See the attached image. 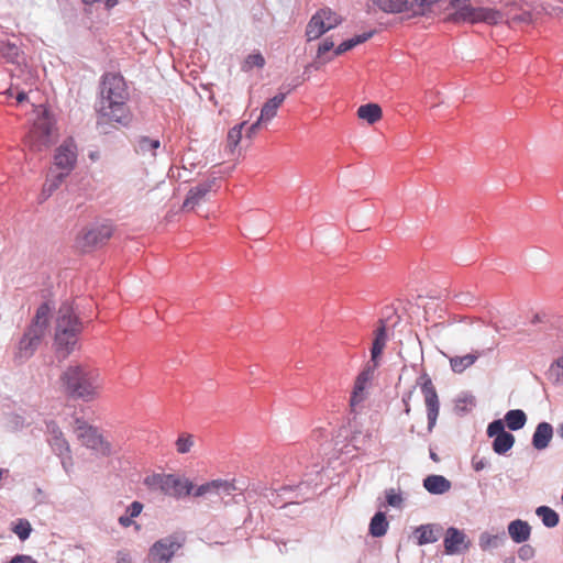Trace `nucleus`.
<instances>
[{
	"instance_id": "obj_1",
	"label": "nucleus",
	"mask_w": 563,
	"mask_h": 563,
	"mask_svg": "<svg viewBox=\"0 0 563 563\" xmlns=\"http://www.w3.org/2000/svg\"><path fill=\"white\" fill-rule=\"evenodd\" d=\"M128 88L123 76L107 73L100 84V97L97 104V123L99 125H128L131 112L126 106Z\"/></svg>"
},
{
	"instance_id": "obj_2",
	"label": "nucleus",
	"mask_w": 563,
	"mask_h": 563,
	"mask_svg": "<svg viewBox=\"0 0 563 563\" xmlns=\"http://www.w3.org/2000/svg\"><path fill=\"white\" fill-rule=\"evenodd\" d=\"M59 383L70 398L92 402L101 398L104 382L99 368L86 363H71L60 374Z\"/></svg>"
},
{
	"instance_id": "obj_3",
	"label": "nucleus",
	"mask_w": 563,
	"mask_h": 563,
	"mask_svg": "<svg viewBox=\"0 0 563 563\" xmlns=\"http://www.w3.org/2000/svg\"><path fill=\"white\" fill-rule=\"evenodd\" d=\"M82 323L69 303H63L58 310L55 330V347L62 357H67L78 344Z\"/></svg>"
},
{
	"instance_id": "obj_4",
	"label": "nucleus",
	"mask_w": 563,
	"mask_h": 563,
	"mask_svg": "<svg viewBox=\"0 0 563 563\" xmlns=\"http://www.w3.org/2000/svg\"><path fill=\"white\" fill-rule=\"evenodd\" d=\"M449 7L454 11L448 16V21L454 23H486L495 25L503 20V14L499 10L487 7H474L471 4V0H450Z\"/></svg>"
},
{
	"instance_id": "obj_5",
	"label": "nucleus",
	"mask_w": 563,
	"mask_h": 563,
	"mask_svg": "<svg viewBox=\"0 0 563 563\" xmlns=\"http://www.w3.org/2000/svg\"><path fill=\"white\" fill-rule=\"evenodd\" d=\"M71 430L82 445L98 454L110 456L114 453L112 444L99 432L98 428L89 424L84 418L76 417Z\"/></svg>"
},
{
	"instance_id": "obj_6",
	"label": "nucleus",
	"mask_w": 563,
	"mask_h": 563,
	"mask_svg": "<svg viewBox=\"0 0 563 563\" xmlns=\"http://www.w3.org/2000/svg\"><path fill=\"white\" fill-rule=\"evenodd\" d=\"M146 483L159 489L164 495L177 499L191 495L194 489L191 481L174 474H155Z\"/></svg>"
},
{
	"instance_id": "obj_7",
	"label": "nucleus",
	"mask_w": 563,
	"mask_h": 563,
	"mask_svg": "<svg viewBox=\"0 0 563 563\" xmlns=\"http://www.w3.org/2000/svg\"><path fill=\"white\" fill-rule=\"evenodd\" d=\"M46 441L56 455L60 457L62 465L66 473L74 470V459L71 456L70 445L64 432L55 421L46 422Z\"/></svg>"
},
{
	"instance_id": "obj_8",
	"label": "nucleus",
	"mask_w": 563,
	"mask_h": 563,
	"mask_svg": "<svg viewBox=\"0 0 563 563\" xmlns=\"http://www.w3.org/2000/svg\"><path fill=\"white\" fill-rule=\"evenodd\" d=\"M342 23V18L329 8L318 10L309 20L306 27L307 41L320 38L328 31Z\"/></svg>"
},
{
	"instance_id": "obj_9",
	"label": "nucleus",
	"mask_w": 563,
	"mask_h": 563,
	"mask_svg": "<svg viewBox=\"0 0 563 563\" xmlns=\"http://www.w3.org/2000/svg\"><path fill=\"white\" fill-rule=\"evenodd\" d=\"M186 538L180 534H170L153 543L148 550V563H170L174 555L185 544Z\"/></svg>"
},
{
	"instance_id": "obj_10",
	"label": "nucleus",
	"mask_w": 563,
	"mask_h": 563,
	"mask_svg": "<svg viewBox=\"0 0 563 563\" xmlns=\"http://www.w3.org/2000/svg\"><path fill=\"white\" fill-rule=\"evenodd\" d=\"M417 384L420 386L422 395L424 397V404L428 416V428L429 430H432V428L435 426L440 411L438 393L432 383L431 377L427 373L420 375V377L417 380Z\"/></svg>"
},
{
	"instance_id": "obj_11",
	"label": "nucleus",
	"mask_w": 563,
	"mask_h": 563,
	"mask_svg": "<svg viewBox=\"0 0 563 563\" xmlns=\"http://www.w3.org/2000/svg\"><path fill=\"white\" fill-rule=\"evenodd\" d=\"M77 163V145L73 137L66 139L55 151L54 168L69 175Z\"/></svg>"
},
{
	"instance_id": "obj_12",
	"label": "nucleus",
	"mask_w": 563,
	"mask_h": 563,
	"mask_svg": "<svg viewBox=\"0 0 563 563\" xmlns=\"http://www.w3.org/2000/svg\"><path fill=\"white\" fill-rule=\"evenodd\" d=\"M41 113L37 110V143L41 141L44 145H49L58 137L56 119L46 106H41Z\"/></svg>"
},
{
	"instance_id": "obj_13",
	"label": "nucleus",
	"mask_w": 563,
	"mask_h": 563,
	"mask_svg": "<svg viewBox=\"0 0 563 563\" xmlns=\"http://www.w3.org/2000/svg\"><path fill=\"white\" fill-rule=\"evenodd\" d=\"M487 434L489 437H495L493 442V450L497 454H505L512 448L515 443V437L511 433L505 431V426L501 420H495L489 423L487 428Z\"/></svg>"
},
{
	"instance_id": "obj_14",
	"label": "nucleus",
	"mask_w": 563,
	"mask_h": 563,
	"mask_svg": "<svg viewBox=\"0 0 563 563\" xmlns=\"http://www.w3.org/2000/svg\"><path fill=\"white\" fill-rule=\"evenodd\" d=\"M377 368L366 364L362 372L356 376L354 382L353 391L350 398L351 407H356L366 398V389L371 385L375 371Z\"/></svg>"
},
{
	"instance_id": "obj_15",
	"label": "nucleus",
	"mask_w": 563,
	"mask_h": 563,
	"mask_svg": "<svg viewBox=\"0 0 563 563\" xmlns=\"http://www.w3.org/2000/svg\"><path fill=\"white\" fill-rule=\"evenodd\" d=\"M235 489L234 481L218 478L201 484L196 489L194 488L191 495L194 497H202L206 495L231 496Z\"/></svg>"
},
{
	"instance_id": "obj_16",
	"label": "nucleus",
	"mask_w": 563,
	"mask_h": 563,
	"mask_svg": "<svg viewBox=\"0 0 563 563\" xmlns=\"http://www.w3.org/2000/svg\"><path fill=\"white\" fill-rule=\"evenodd\" d=\"M113 230L109 224H100L82 231L80 239L84 246H97L106 243L112 236Z\"/></svg>"
},
{
	"instance_id": "obj_17",
	"label": "nucleus",
	"mask_w": 563,
	"mask_h": 563,
	"mask_svg": "<svg viewBox=\"0 0 563 563\" xmlns=\"http://www.w3.org/2000/svg\"><path fill=\"white\" fill-rule=\"evenodd\" d=\"M388 336L386 324L383 320L379 321V327L374 331V340L371 347V362L369 365L374 367H378L380 364V358L383 351L386 346Z\"/></svg>"
},
{
	"instance_id": "obj_18",
	"label": "nucleus",
	"mask_w": 563,
	"mask_h": 563,
	"mask_svg": "<svg viewBox=\"0 0 563 563\" xmlns=\"http://www.w3.org/2000/svg\"><path fill=\"white\" fill-rule=\"evenodd\" d=\"M213 184L214 181L210 180L192 187L183 203V209L192 210L196 206L201 203L211 191Z\"/></svg>"
},
{
	"instance_id": "obj_19",
	"label": "nucleus",
	"mask_w": 563,
	"mask_h": 563,
	"mask_svg": "<svg viewBox=\"0 0 563 563\" xmlns=\"http://www.w3.org/2000/svg\"><path fill=\"white\" fill-rule=\"evenodd\" d=\"M466 548V536L456 528H449L444 537L445 552L448 554H455Z\"/></svg>"
},
{
	"instance_id": "obj_20",
	"label": "nucleus",
	"mask_w": 563,
	"mask_h": 563,
	"mask_svg": "<svg viewBox=\"0 0 563 563\" xmlns=\"http://www.w3.org/2000/svg\"><path fill=\"white\" fill-rule=\"evenodd\" d=\"M553 437V428L548 422H541L537 426L532 437V444L537 450L545 449Z\"/></svg>"
},
{
	"instance_id": "obj_21",
	"label": "nucleus",
	"mask_w": 563,
	"mask_h": 563,
	"mask_svg": "<svg viewBox=\"0 0 563 563\" xmlns=\"http://www.w3.org/2000/svg\"><path fill=\"white\" fill-rule=\"evenodd\" d=\"M451 486V482L442 475H429L423 479V487L433 495L444 494Z\"/></svg>"
},
{
	"instance_id": "obj_22",
	"label": "nucleus",
	"mask_w": 563,
	"mask_h": 563,
	"mask_svg": "<svg viewBox=\"0 0 563 563\" xmlns=\"http://www.w3.org/2000/svg\"><path fill=\"white\" fill-rule=\"evenodd\" d=\"M286 98L285 93H278L273 98L268 99L262 107L260 114V122H269L277 114L278 108L283 104Z\"/></svg>"
},
{
	"instance_id": "obj_23",
	"label": "nucleus",
	"mask_w": 563,
	"mask_h": 563,
	"mask_svg": "<svg viewBox=\"0 0 563 563\" xmlns=\"http://www.w3.org/2000/svg\"><path fill=\"white\" fill-rule=\"evenodd\" d=\"M508 533L516 543H522L530 538L531 527L527 521L517 519L509 523Z\"/></svg>"
},
{
	"instance_id": "obj_24",
	"label": "nucleus",
	"mask_w": 563,
	"mask_h": 563,
	"mask_svg": "<svg viewBox=\"0 0 563 563\" xmlns=\"http://www.w3.org/2000/svg\"><path fill=\"white\" fill-rule=\"evenodd\" d=\"M440 528L433 525L420 526L416 529L415 536L419 545L438 541Z\"/></svg>"
},
{
	"instance_id": "obj_25",
	"label": "nucleus",
	"mask_w": 563,
	"mask_h": 563,
	"mask_svg": "<svg viewBox=\"0 0 563 563\" xmlns=\"http://www.w3.org/2000/svg\"><path fill=\"white\" fill-rule=\"evenodd\" d=\"M479 357V353H468L463 356L450 357V366L454 373L461 374L468 367H471Z\"/></svg>"
},
{
	"instance_id": "obj_26",
	"label": "nucleus",
	"mask_w": 563,
	"mask_h": 563,
	"mask_svg": "<svg viewBox=\"0 0 563 563\" xmlns=\"http://www.w3.org/2000/svg\"><path fill=\"white\" fill-rule=\"evenodd\" d=\"M245 124L246 122H242L229 130L224 148L228 155L234 156L236 154L238 146L242 139V131Z\"/></svg>"
},
{
	"instance_id": "obj_27",
	"label": "nucleus",
	"mask_w": 563,
	"mask_h": 563,
	"mask_svg": "<svg viewBox=\"0 0 563 563\" xmlns=\"http://www.w3.org/2000/svg\"><path fill=\"white\" fill-rule=\"evenodd\" d=\"M357 115L367 123L374 124L382 119L383 111L377 103H367L357 109Z\"/></svg>"
},
{
	"instance_id": "obj_28",
	"label": "nucleus",
	"mask_w": 563,
	"mask_h": 563,
	"mask_svg": "<svg viewBox=\"0 0 563 563\" xmlns=\"http://www.w3.org/2000/svg\"><path fill=\"white\" fill-rule=\"evenodd\" d=\"M67 175H63L60 172H55V169H51L47 178L43 185V195L45 198L49 197L59 186L64 183Z\"/></svg>"
},
{
	"instance_id": "obj_29",
	"label": "nucleus",
	"mask_w": 563,
	"mask_h": 563,
	"mask_svg": "<svg viewBox=\"0 0 563 563\" xmlns=\"http://www.w3.org/2000/svg\"><path fill=\"white\" fill-rule=\"evenodd\" d=\"M375 5L386 13L407 12L408 0H374Z\"/></svg>"
},
{
	"instance_id": "obj_30",
	"label": "nucleus",
	"mask_w": 563,
	"mask_h": 563,
	"mask_svg": "<svg viewBox=\"0 0 563 563\" xmlns=\"http://www.w3.org/2000/svg\"><path fill=\"white\" fill-rule=\"evenodd\" d=\"M374 35V31L365 32L363 34L355 35L354 37L342 42L335 49L334 55L339 56L352 48L356 45L362 44L369 40Z\"/></svg>"
},
{
	"instance_id": "obj_31",
	"label": "nucleus",
	"mask_w": 563,
	"mask_h": 563,
	"mask_svg": "<svg viewBox=\"0 0 563 563\" xmlns=\"http://www.w3.org/2000/svg\"><path fill=\"white\" fill-rule=\"evenodd\" d=\"M441 0H412L408 1V9L412 15H426L432 11L434 4L440 2Z\"/></svg>"
},
{
	"instance_id": "obj_32",
	"label": "nucleus",
	"mask_w": 563,
	"mask_h": 563,
	"mask_svg": "<svg viewBox=\"0 0 563 563\" xmlns=\"http://www.w3.org/2000/svg\"><path fill=\"white\" fill-rule=\"evenodd\" d=\"M388 526L385 514L379 511L371 520L369 533L375 538L383 537L386 534Z\"/></svg>"
},
{
	"instance_id": "obj_33",
	"label": "nucleus",
	"mask_w": 563,
	"mask_h": 563,
	"mask_svg": "<svg viewBox=\"0 0 563 563\" xmlns=\"http://www.w3.org/2000/svg\"><path fill=\"white\" fill-rule=\"evenodd\" d=\"M505 421L510 430L516 431L523 428L527 422V416L520 409H512L506 413Z\"/></svg>"
},
{
	"instance_id": "obj_34",
	"label": "nucleus",
	"mask_w": 563,
	"mask_h": 563,
	"mask_svg": "<svg viewBox=\"0 0 563 563\" xmlns=\"http://www.w3.org/2000/svg\"><path fill=\"white\" fill-rule=\"evenodd\" d=\"M196 444L195 435L188 432H181L178 434L175 441V449L178 454H187L191 452Z\"/></svg>"
},
{
	"instance_id": "obj_35",
	"label": "nucleus",
	"mask_w": 563,
	"mask_h": 563,
	"mask_svg": "<svg viewBox=\"0 0 563 563\" xmlns=\"http://www.w3.org/2000/svg\"><path fill=\"white\" fill-rule=\"evenodd\" d=\"M161 143L158 140H152L147 136H141L136 143V152L142 155L150 154L155 156V151L159 147Z\"/></svg>"
},
{
	"instance_id": "obj_36",
	"label": "nucleus",
	"mask_w": 563,
	"mask_h": 563,
	"mask_svg": "<svg viewBox=\"0 0 563 563\" xmlns=\"http://www.w3.org/2000/svg\"><path fill=\"white\" fill-rule=\"evenodd\" d=\"M536 514L542 519L543 525L548 528H553L559 523V515L548 506L538 507Z\"/></svg>"
},
{
	"instance_id": "obj_37",
	"label": "nucleus",
	"mask_w": 563,
	"mask_h": 563,
	"mask_svg": "<svg viewBox=\"0 0 563 563\" xmlns=\"http://www.w3.org/2000/svg\"><path fill=\"white\" fill-rule=\"evenodd\" d=\"M35 334L30 330L24 334L19 344L21 357H31L34 354Z\"/></svg>"
},
{
	"instance_id": "obj_38",
	"label": "nucleus",
	"mask_w": 563,
	"mask_h": 563,
	"mask_svg": "<svg viewBox=\"0 0 563 563\" xmlns=\"http://www.w3.org/2000/svg\"><path fill=\"white\" fill-rule=\"evenodd\" d=\"M264 65H265V58H264V56L261 53L250 54L245 58V60H244V63L242 65V70L249 71L253 67L263 68Z\"/></svg>"
},
{
	"instance_id": "obj_39",
	"label": "nucleus",
	"mask_w": 563,
	"mask_h": 563,
	"mask_svg": "<svg viewBox=\"0 0 563 563\" xmlns=\"http://www.w3.org/2000/svg\"><path fill=\"white\" fill-rule=\"evenodd\" d=\"M12 530L21 540H25L29 538L32 531V527L27 520L19 519L16 522H14Z\"/></svg>"
},
{
	"instance_id": "obj_40",
	"label": "nucleus",
	"mask_w": 563,
	"mask_h": 563,
	"mask_svg": "<svg viewBox=\"0 0 563 563\" xmlns=\"http://www.w3.org/2000/svg\"><path fill=\"white\" fill-rule=\"evenodd\" d=\"M549 374L555 383L563 382V354L550 366Z\"/></svg>"
},
{
	"instance_id": "obj_41",
	"label": "nucleus",
	"mask_w": 563,
	"mask_h": 563,
	"mask_svg": "<svg viewBox=\"0 0 563 563\" xmlns=\"http://www.w3.org/2000/svg\"><path fill=\"white\" fill-rule=\"evenodd\" d=\"M386 501L391 507L400 508L404 499L400 493L396 492L394 488H390L386 490Z\"/></svg>"
},
{
	"instance_id": "obj_42",
	"label": "nucleus",
	"mask_w": 563,
	"mask_h": 563,
	"mask_svg": "<svg viewBox=\"0 0 563 563\" xmlns=\"http://www.w3.org/2000/svg\"><path fill=\"white\" fill-rule=\"evenodd\" d=\"M334 47V42L330 38H324L317 51V58L322 59L323 63H327L330 60V58L325 59L323 58L325 53L330 52Z\"/></svg>"
},
{
	"instance_id": "obj_43",
	"label": "nucleus",
	"mask_w": 563,
	"mask_h": 563,
	"mask_svg": "<svg viewBox=\"0 0 563 563\" xmlns=\"http://www.w3.org/2000/svg\"><path fill=\"white\" fill-rule=\"evenodd\" d=\"M49 311H51V306H49L48 300H46L43 305H41L40 308H37V314H36L37 328L41 324L47 325V316H48Z\"/></svg>"
},
{
	"instance_id": "obj_44",
	"label": "nucleus",
	"mask_w": 563,
	"mask_h": 563,
	"mask_svg": "<svg viewBox=\"0 0 563 563\" xmlns=\"http://www.w3.org/2000/svg\"><path fill=\"white\" fill-rule=\"evenodd\" d=\"M497 543H498L497 536H492L488 533H484L481 536L479 545L483 550H487L490 547H497Z\"/></svg>"
},
{
	"instance_id": "obj_45",
	"label": "nucleus",
	"mask_w": 563,
	"mask_h": 563,
	"mask_svg": "<svg viewBox=\"0 0 563 563\" xmlns=\"http://www.w3.org/2000/svg\"><path fill=\"white\" fill-rule=\"evenodd\" d=\"M82 2L87 5H92L96 3H102L107 10L114 8L118 4V0H82Z\"/></svg>"
},
{
	"instance_id": "obj_46",
	"label": "nucleus",
	"mask_w": 563,
	"mask_h": 563,
	"mask_svg": "<svg viewBox=\"0 0 563 563\" xmlns=\"http://www.w3.org/2000/svg\"><path fill=\"white\" fill-rule=\"evenodd\" d=\"M143 510V504L140 501H133L126 509V514L132 518L140 516Z\"/></svg>"
},
{
	"instance_id": "obj_47",
	"label": "nucleus",
	"mask_w": 563,
	"mask_h": 563,
	"mask_svg": "<svg viewBox=\"0 0 563 563\" xmlns=\"http://www.w3.org/2000/svg\"><path fill=\"white\" fill-rule=\"evenodd\" d=\"M533 554H534L533 548L528 544L522 545L518 551V555L521 560H529L533 556Z\"/></svg>"
},
{
	"instance_id": "obj_48",
	"label": "nucleus",
	"mask_w": 563,
	"mask_h": 563,
	"mask_svg": "<svg viewBox=\"0 0 563 563\" xmlns=\"http://www.w3.org/2000/svg\"><path fill=\"white\" fill-rule=\"evenodd\" d=\"M415 390H416V386L412 387V389L408 390L404 396H402V402L405 405V413L406 415H409L410 411H411V407H410V400L415 394Z\"/></svg>"
},
{
	"instance_id": "obj_49",
	"label": "nucleus",
	"mask_w": 563,
	"mask_h": 563,
	"mask_svg": "<svg viewBox=\"0 0 563 563\" xmlns=\"http://www.w3.org/2000/svg\"><path fill=\"white\" fill-rule=\"evenodd\" d=\"M117 563H133L131 554L126 551H119L117 553Z\"/></svg>"
},
{
	"instance_id": "obj_50",
	"label": "nucleus",
	"mask_w": 563,
	"mask_h": 563,
	"mask_svg": "<svg viewBox=\"0 0 563 563\" xmlns=\"http://www.w3.org/2000/svg\"><path fill=\"white\" fill-rule=\"evenodd\" d=\"M10 563H35L31 556L27 555H16L14 556Z\"/></svg>"
},
{
	"instance_id": "obj_51",
	"label": "nucleus",
	"mask_w": 563,
	"mask_h": 563,
	"mask_svg": "<svg viewBox=\"0 0 563 563\" xmlns=\"http://www.w3.org/2000/svg\"><path fill=\"white\" fill-rule=\"evenodd\" d=\"M264 122H260V118L257 119L256 122H254L247 130V133H246V136L247 137H252L254 134H256L258 128L261 126V124H263Z\"/></svg>"
},
{
	"instance_id": "obj_52",
	"label": "nucleus",
	"mask_w": 563,
	"mask_h": 563,
	"mask_svg": "<svg viewBox=\"0 0 563 563\" xmlns=\"http://www.w3.org/2000/svg\"><path fill=\"white\" fill-rule=\"evenodd\" d=\"M119 523H120L122 527L128 528V527L132 526V523H133V518L126 514V515L121 516V517L119 518Z\"/></svg>"
},
{
	"instance_id": "obj_53",
	"label": "nucleus",
	"mask_w": 563,
	"mask_h": 563,
	"mask_svg": "<svg viewBox=\"0 0 563 563\" xmlns=\"http://www.w3.org/2000/svg\"><path fill=\"white\" fill-rule=\"evenodd\" d=\"M512 21H520V22H530L531 21V14L528 12L522 13L519 16H514Z\"/></svg>"
},
{
	"instance_id": "obj_54",
	"label": "nucleus",
	"mask_w": 563,
	"mask_h": 563,
	"mask_svg": "<svg viewBox=\"0 0 563 563\" xmlns=\"http://www.w3.org/2000/svg\"><path fill=\"white\" fill-rule=\"evenodd\" d=\"M24 144L25 146L29 147L30 151L33 150V146H34V140H33V135H32V132H30L25 139H24Z\"/></svg>"
},
{
	"instance_id": "obj_55",
	"label": "nucleus",
	"mask_w": 563,
	"mask_h": 563,
	"mask_svg": "<svg viewBox=\"0 0 563 563\" xmlns=\"http://www.w3.org/2000/svg\"><path fill=\"white\" fill-rule=\"evenodd\" d=\"M15 99H16V103H18V104H21V103H23L25 100H27L29 98H27V95H26L24 91H20V92H18V93H16Z\"/></svg>"
},
{
	"instance_id": "obj_56",
	"label": "nucleus",
	"mask_w": 563,
	"mask_h": 563,
	"mask_svg": "<svg viewBox=\"0 0 563 563\" xmlns=\"http://www.w3.org/2000/svg\"><path fill=\"white\" fill-rule=\"evenodd\" d=\"M485 467V464L483 461H479V462H474V468L475 471H481Z\"/></svg>"
},
{
	"instance_id": "obj_57",
	"label": "nucleus",
	"mask_w": 563,
	"mask_h": 563,
	"mask_svg": "<svg viewBox=\"0 0 563 563\" xmlns=\"http://www.w3.org/2000/svg\"><path fill=\"white\" fill-rule=\"evenodd\" d=\"M504 563H516L515 558L510 556L504 561Z\"/></svg>"
},
{
	"instance_id": "obj_58",
	"label": "nucleus",
	"mask_w": 563,
	"mask_h": 563,
	"mask_svg": "<svg viewBox=\"0 0 563 563\" xmlns=\"http://www.w3.org/2000/svg\"><path fill=\"white\" fill-rule=\"evenodd\" d=\"M558 432L563 438V424L559 427Z\"/></svg>"
},
{
	"instance_id": "obj_59",
	"label": "nucleus",
	"mask_w": 563,
	"mask_h": 563,
	"mask_svg": "<svg viewBox=\"0 0 563 563\" xmlns=\"http://www.w3.org/2000/svg\"><path fill=\"white\" fill-rule=\"evenodd\" d=\"M430 456H431V459H432L433 461H435V462L438 461V456H437V454H435V453H431V454H430Z\"/></svg>"
}]
</instances>
